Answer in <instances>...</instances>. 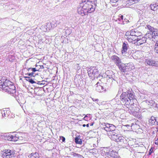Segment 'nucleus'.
<instances>
[{"mask_svg": "<svg viewBox=\"0 0 158 158\" xmlns=\"http://www.w3.org/2000/svg\"><path fill=\"white\" fill-rule=\"evenodd\" d=\"M25 78H26V80L27 81H28L29 82V80H30V79H31L30 78V77H25Z\"/></svg>", "mask_w": 158, "mask_h": 158, "instance_id": "obj_44", "label": "nucleus"}, {"mask_svg": "<svg viewBox=\"0 0 158 158\" xmlns=\"http://www.w3.org/2000/svg\"><path fill=\"white\" fill-rule=\"evenodd\" d=\"M155 52L158 54V46L155 47L154 48Z\"/></svg>", "mask_w": 158, "mask_h": 158, "instance_id": "obj_42", "label": "nucleus"}, {"mask_svg": "<svg viewBox=\"0 0 158 158\" xmlns=\"http://www.w3.org/2000/svg\"><path fill=\"white\" fill-rule=\"evenodd\" d=\"M96 90L98 92H102L104 91V88L102 85H100L99 83L98 82L96 85Z\"/></svg>", "mask_w": 158, "mask_h": 158, "instance_id": "obj_15", "label": "nucleus"}, {"mask_svg": "<svg viewBox=\"0 0 158 158\" xmlns=\"http://www.w3.org/2000/svg\"><path fill=\"white\" fill-rule=\"evenodd\" d=\"M156 34L155 35V36H154V39L155 40V41H157L158 40V30L157 32H156Z\"/></svg>", "mask_w": 158, "mask_h": 158, "instance_id": "obj_36", "label": "nucleus"}, {"mask_svg": "<svg viewBox=\"0 0 158 158\" xmlns=\"http://www.w3.org/2000/svg\"><path fill=\"white\" fill-rule=\"evenodd\" d=\"M31 70V71H32L33 73L37 71L35 68H29L28 70Z\"/></svg>", "mask_w": 158, "mask_h": 158, "instance_id": "obj_39", "label": "nucleus"}, {"mask_svg": "<svg viewBox=\"0 0 158 158\" xmlns=\"http://www.w3.org/2000/svg\"><path fill=\"white\" fill-rule=\"evenodd\" d=\"M120 17L122 20H123V15H121Z\"/></svg>", "mask_w": 158, "mask_h": 158, "instance_id": "obj_52", "label": "nucleus"}, {"mask_svg": "<svg viewBox=\"0 0 158 158\" xmlns=\"http://www.w3.org/2000/svg\"><path fill=\"white\" fill-rule=\"evenodd\" d=\"M128 47V44L127 42L123 43L122 45V53L123 55L126 54Z\"/></svg>", "mask_w": 158, "mask_h": 158, "instance_id": "obj_12", "label": "nucleus"}, {"mask_svg": "<svg viewBox=\"0 0 158 158\" xmlns=\"http://www.w3.org/2000/svg\"><path fill=\"white\" fill-rule=\"evenodd\" d=\"M155 144L158 145V140L157 139L155 140Z\"/></svg>", "mask_w": 158, "mask_h": 158, "instance_id": "obj_48", "label": "nucleus"}, {"mask_svg": "<svg viewBox=\"0 0 158 158\" xmlns=\"http://www.w3.org/2000/svg\"><path fill=\"white\" fill-rule=\"evenodd\" d=\"M10 141L15 142L18 140L19 138L16 135H11L10 136Z\"/></svg>", "mask_w": 158, "mask_h": 158, "instance_id": "obj_26", "label": "nucleus"}, {"mask_svg": "<svg viewBox=\"0 0 158 158\" xmlns=\"http://www.w3.org/2000/svg\"><path fill=\"white\" fill-rule=\"evenodd\" d=\"M127 95L128 96V98L129 99H131V100L134 98V96L131 93L127 94Z\"/></svg>", "mask_w": 158, "mask_h": 158, "instance_id": "obj_33", "label": "nucleus"}, {"mask_svg": "<svg viewBox=\"0 0 158 158\" xmlns=\"http://www.w3.org/2000/svg\"><path fill=\"white\" fill-rule=\"evenodd\" d=\"M8 151V150H5L4 153L3 154L2 156L3 158H10V154H7L8 153H10V151L8 152H6Z\"/></svg>", "mask_w": 158, "mask_h": 158, "instance_id": "obj_21", "label": "nucleus"}, {"mask_svg": "<svg viewBox=\"0 0 158 158\" xmlns=\"http://www.w3.org/2000/svg\"><path fill=\"white\" fill-rule=\"evenodd\" d=\"M88 73L89 77L91 79H93L95 78V77H97V75L98 74V70L96 67H90L88 69Z\"/></svg>", "mask_w": 158, "mask_h": 158, "instance_id": "obj_2", "label": "nucleus"}, {"mask_svg": "<svg viewBox=\"0 0 158 158\" xmlns=\"http://www.w3.org/2000/svg\"><path fill=\"white\" fill-rule=\"evenodd\" d=\"M34 73L33 72H32L31 73H28L27 74L29 76H33Z\"/></svg>", "mask_w": 158, "mask_h": 158, "instance_id": "obj_45", "label": "nucleus"}, {"mask_svg": "<svg viewBox=\"0 0 158 158\" xmlns=\"http://www.w3.org/2000/svg\"><path fill=\"white\" fill-rule=\"evenodd\" d=\"M157 140H158V138H157Z\"/></svg>", "mask_w": 158, "mask_h": 158, "instance_id": "obj_64", "label": "nucleus"}, {"mask_svg": "<svg viewBox=\"0 0 158 158\" xmlns=\"http://www.w3.org/2000/svg\"><path fill=\"white\" fill-rule=\"evenodd\" d=\"M146 102L149 107L156 106V104L155 103V101L153 100H151L150 101L146 100Z\"/></svg>", "mask_w": 158, "mask_h": 158, "instance_id": "obj_18", "label": "nucleus"}, {"mask_svg": "<svg viewBox=\"0 0 158 158\" xmlns=\"http://www.w3.org/2000/svg\"><path fill=\"white\" fill-rule=\"evenodd\" d=\"M118 0H111L110 1L113 3H115L118 1Z\"/></svg>", "mask_w": 158, "mask_h": 158, "instance_id": "obj_46", "label": "nucleus"}, {"mask_svg": "<svg viewBox=\"0 0 158 158\" xmlns=\"http://www.w3.org/2000/svg\"><path fill=\"white\" fill-rule=\"evenodd\" d=\"M108 156H110L111 158H118V153L115 151L110 150H109L107 152Z\"/></svg>", "mask_w": 158, "mask_h": 158, "instance_id": "obj_6", "label": "nucleus"}, {"mask_svg": "<svg viewBox=\"0 0 158 158\" xmlns=\"http://www.w3.org/2000/svg\"><path fill=\"white\" fill-rule=\"evenodd\" d=\"M135 36L137 37L138 38V33L135 32Z\"/></svg>", "mask_w": 158, "mask_h": 158, "instance_id": "obj_49", "label": "nucleus"}, {"mask_svg": "<svg viewBox=\"0 0 158 158\" xmlns=\"http://www.w3.org/2000/svg\"><path fill=\"white\" fill-rule=\"evenodd\" d=\"M156 124L157 125H158V118L157 120V122H156Z\"/></svg>", "mask_w": 158, "mask_h": 158, "instance_id": "obj_57", "label": "nucleus"}, {"mask_svg": "<svg viewBox=\"0 0 158 158\" xmlns=\"http://www.w3.org/2000/svg\"><path fill=\"white\" fill-rule=\"evenodd\" d=\"M156 42L155 44V46L156 47L158 46V40L156 41Z\"/></svg>", "mask_w": 158, "mask_h": 158, "instance_id": "obj_51", "label": "nucleus"}, {"mask_svg": "<svg viewBox=\"0 0 158 158\" xmlns=\"http://www.w3.org/2000/svg\"><path fill=\"white\" fill-rule=\"evenodd\" d=\"M152 152L151 151V150H150V151L149 153V154L151 155V154L152 153Z\"/></svg>", "mask_w": 158, "mask_h": 158, "instance_id": "obj_56", "label": "nucleus"}, {"mask_svg": "<svg viewBox=\"0 0 158 158\" xmlns=\"http://www.w3.org/2000/svg\"><path fill=\"white\" fill-rule=\"evenodd\" d=\"M97 0H82L81 7H78L77 12L82 16L85 15L87 13L94 11L96 6Z\"/></svg>", "mask_w": 158, "mask_h": 158, "instance_id": "obj_1", "label": "nucleus"}, {"mask_svg": "<svg viewBox=\"0 0 158 158\" xmlns=\"http://www.w3.org/2000/svg\"><path fill=\"white\" fill-rule=\"evenodd\" d=\"M150 7L151 9L155 11L157 10L158 9V3H155L153 4H151Z\"/></svg>", "mask_w": 158, "mask_h": 158, "instance_id": "obj_20", "label": "nucleus"}, {"mask_svg": "<svg viewBox=\"0 0 158 158\" xmlns=\"http://www.w3.org/2000/svg\"><path fill=\"white\" fill-rule=\"evenodd\" d=\"M133 2H134L135 3L138 2L140 0H132Z\"/></svg>", "mask_w": 158, "mask_h": 158, "instance_id": "obj_50", "label": "nucleus"}, {"mask_svg": "<svg viewBox=\"0 0 158 158\" xmlns=\"http://www.w3.org/2000/svg\"><path fill=\"white\" fill-rule=\"evenodd\" d=\"M125 142H126L125 139L122 136L120 137V138L117 140V142L118 144L121 145H123L125 143Z\"/></svg>", "mask_w": 158, "mask_h": 158, "instance_id": "obj_17", "label": "nucleus"}, {"mask_svg": "<svg viewBox=\"0 0 158 158\" xmlns=\"http://www.w3.org/2000/svg\"><path fill=\"white\" fill-rule=\"evenodd\" d=\"M15 87L13 85L10 84V94H14L16 92Z\"/></svg>", "mask_w": 158, "mask_h": 158, "instance_id": "obj_24", "label": "nucleus"}, {"mask_svg": "<svg viewBox=\"0 0 158 158\" xmlns=\"http://www.w3.org/2000/svg\"><path fill=\"white\" fill-rule=\"evenodd\" d=\"M144 63L145 64H148L150 66L157 67L158 64L154 60L152 59H147L145 60Z\"/></svg>", "mask_w": 158, "mask_h": 158, "instance_id": "obj_5", "label": "nucleus"}, {"mask_svg": "<svg viewBox=\"0 0 158 158\" xmlns=\"http://www.w3.org/2000/svg\"><path fill=\"white\" fill-rule=\"evenodd\" d=\"M29 82L31 84L36 83V82L31 78L30 79V80H29Z\"/></svg>", "mask_w": 158, "mask_h": 158, "instance_id": "obj_41", "label": "nucleus"}, {"mask_svg": "<svg viewBox=\"0 0 158 158\" xmlns=\"http://www.w3.org/2000/svg\"><path fill=\"white\" fill-rule=\"evenodd\" d=\"M137 37L136 36H133L132 35L129 36V37H127L128 41L129 42L132 43L133 44H135L136 40H137Z\"/></svg>", "mask_w": 158, "mask_h": 158, "instance_id": "obj_14", "label": "nucleus"}, {"mask_svg": "<svg viewBox=\"0 0 158 158\" xmlns=\"http://www.w3.org/2000/svg\"><path fill=\"white\" fill-rule=\"evenodd\" d=\"M93 125V124L92 123L91 125H90V126H92Z\"/></svg>", "mask_w": 158, "mask_h": 158, "instance_id": "obj_60", "label": "nucleus"}, {"mask_svg": "<svg viewBox=\"0 0 158 158\" xmlns=\"http://www.w3.org/2000/svg\"><path fill=\"white\" fill-rule=\"evenodd\" d=\"M111 59L112 60L114 61L118 66L121 64L120 59L116 55L113 56H111Z\"/></svg>", "mask_w": 158, "mask_h": 158, "instance_id": "obj_8", "label": "nucleus"}, {"mask_svg": "<svg viewBox=\"0 0 158 158\" xmlns=\"http://www.w3.org/2000/svg\"><path fill=\"white\" fill-rule=\"evenodd\" d=\"M115 126L112 124H111L109 128L107 129V131H113L116 132L117 131V130H115Z\"/></svg>", "mask_w": 158, "mask_h": 158, "instance_id": "obj_23", "label": "nucleus"}, {"mask_svg": "<svg viewBox=\"0 0 158 158\" xmlns=\"http://www.w3.org/2000/svg\"><path fill=\"white\" fill-rule=\"evenodd\" d=\"M73 156H74L75 157H77L78 158H79L81 156V155L79 154H78L75 153H73Z\"/></svg>", "mask_w": 158, "mask_h": 158, "instance_id": "obj_37", "label": "nucleus"}, {"mask_svg": "<svg viewBox=\"0 0 158 158\" xmlns=\"http://www.w3.org/2000/svg\"><path fill=\"white\" fill-rule=\"evenodd\" d=\"M157 120V119H156L154 117H152L149 122L152 125H153L155 124L156 122V123Z\"/></svg>", "mask_w": 158, "mask_h": 158, "instance_id": "obj_22", "label": "nucleus"}, {"mask_svg": "<svg viewBox=\"0 0 158 158\" xmlns=\"http://www.w3.org/2000/svg\"><path fill=\"white\" fill-rule=\"evenodd\" d=\"M86 127H89V124H86Z\"/></svg>", "mask_w": 158, "mask_h": 158, "instance_id": "obj_58", "label": "nucleus"}, {"mask_svg": "<svg viewBox=\"0 0 158 158\" xmlns=\"http://www.w3.org/2000/svg\"><path fill=\"white\" fill-rule=\"evenodd\" d=\"M120 99L121 103L127 105L129 104L131 102V99L129 98L126 93H123L120 96Z\"/></svg>", "mask_w": 158, "mask_h": 158, "instance_id": "obj_3", "label": "nucleus"}, {"mask_svg": "<svg viewBox=\"0 0 158 158\" xmlns=\"http://www.w3.org/2000/svg\"><path fill=\"white\" fill-rule=\"evenodd\" d=\"M5 79H3V78L0 77V87L2 88L3 87V85L5 82L4 80Z\"/></svg>", "mask_w": 158, "mask_h": 158, "instance_id": "obj_29", "label": "nucleus"}, {"mask_svg": "<svg viewBox=\"0 0 158 158\" xmlns=\"http://www.w3.org/2000/svg\"><path fill=\"white\" fill-rule=\"evenodd\" d=\"M2 138L5 140H9L10 139V136L9 135H2Z\"/></svg>", "mask_w": 158, "mask_h": 158, "instance_id": "obj_31", "label": "nucleus"}, {"mask_svg": "<svg viewBox=\"0 0 158 158\" xmlns=\"http://www.w3.org/2000/svg\"><path fill=\"white\" fill-rule=\"evenodd\" d=\"M119 69L122 72L125 73L128 71L129 68L127 65H125L124 64H120L118 66Z\"/></svg>", "mask_w": 158, "mask_h": 158, "instance_id": "obj_11", "label": "nucleus"}, {"mask_svg": "<svg viewBox=\"0 0 158 158\" xmlns=\"http://www.w3.org/2000/svg\"><path fill=\"white\" fill-rule=\"evenodd\" d=\"M12 115H11L10 116H11V118H14V117H15V114H12Z\"/></svg>", "mask_w": 158, "mask_h": 158, "instance_id": "obj_54", "label": "nucleus"}, {"mask_svg": "<svg viewBox=\"0 0 158 158\" xmlns=\"http://www.w3.org/2000/svg\"><path fill=\"white\" fill-rule=\"evenodd\" d=\"M75 142L76 144H81L82 143V141L81 139L78 137H76L74 139Z\"/></svg>", "mask_w": 158, "mask_h": 158, "instance_id": "obj_25", "label": "nucleus"}, {"mask_svg": "<svg viewBox=\"0 0 158 158\" xmlns=\"http://www.w3.org/2000/svg\"><path fill=\"white\" fill-rule=\"evenodd\" d=\"M120 136H119V135L115 132H112L111 134V139L114 141L117 142V140L119 139Z\"/></svg>", "mask_w": 158, "mask_h": 158, "instance_id": "obj_13", "label": "nucleus"}, {"mask_svg": "<svg viewBox=\"0 0 158 158\" xmlns=\"http://www.w3.org/2000/svg\"><path fill=\"white\" fill-rule=\"evenodd\" d=\"M131 31L127 32L125 34V38L126 39H127V37L128 38L129 37V36H130L131 35Z\"/></svg>", "mask_w": 158, "mask_h": 158, "instance_id": "obj_35", "label": "nucleus"}, {"mask_svg": "<svg viewBox=\"0 0 158 158\" xmlns=\"http://www.w3.org/2000/svg\"><path fill=\"white\" fill-rule=\"evenodd\" d=\"M139 5H136V7H134V8H137V9L138 8H139Z\"/></svg>", "mask_w": 158, "mask_h": 158, "instance_id": "obj_53", "label": "nucleus"}, {"mask_svg": "<svg viewBox=\"0 0 158 158\" xmlns=\"http://www.w3.org/2000/svg\"><path fill=\"white\" fill-rule=\"evenodd\" d=\"M146 38L144 37H142L141 38H137V40H136L135 45H140L146 43Z\"/></svg>", "mask_w": 158, "mask_h": 158, "instance_id": "obj_9", "label": "nucleus"}, {"mask_svg": "<svg viewBox=\"0 0 158 158\" xmlns=\"http://www.w3.org/2000/svg\"><path fill=\"white\" fill-rule=\"evenodd\" d=\"M54 23V22H53L52 23H51V24L52 27H53V28H54V27L57 26V24H59V23L58 21H56V23H55V24L53 23Z\"/></svg>", "mask_w": 158, "mask_h": 158, "instance_id": "obj_32", "label": "nucleus"}, {"mask_svg": "<svg viewBox=\"0 0 158 158\" xmlns=\"http://www.w3.org/2000/svg\"><path fill=\"white\" fill-rule=\"evenodd\" d=\"M147 26V28L150 31L149 32H153L154 31H155V30H157V29H155L154 28L150 25H148Z\"/></svg>", "mask_w": 158, "mask_h": 158, "instance_id": "obj_30", "label": "nucleus"}, {"mask_svg": "<svg viewBox=\"0 0 158 158\" xmlns=\"http://www.w3.org/2000/svg\"><path fill=\"white\" fill-rule=\"evenodd\" d=\"M60 140H62V141L61 142H64L65 141V138L63 136H60Z\"/></svg>", "mask_w": 158, "mask_h": 158, "instance_id": "obj_38", "label": "nucleus"}, {"mask_svg": "<svg viewBox=\"0 0 158 158\" xmlns=\"http://www.w3.org/2000/svg\"><path fill=\"white\" fill-rule=\"evenodd\" d=\"M82 126H83V127H85L86 126V125H85V124H83V125H82Z\"/></svg>", "mask_w": 158, "mask_h": 158, "instance_id": "obj_59", "label": "nucleus"}, {"mask_svg": "<svg viewBox=\"0 0 158 158\" xmlns=\"http://www.w3.org/2000/svg\"><path fill=\"white\" fill-rule=\"evenodd\" d=\"M127 2V4H128L129 6H131L135 3L132 0H129Z\"/></svg>", "mask_w": 158, "mask_h": 158, "instance_id": "obj_34", "label": "nucleus"}, {"mask_svg": "<svg viewBox=\"0 0 158 158\" xmlns=\"http://www.w3.org/2000/svg\"><path fill=\"white\" fill-rule=\"evenodd\" d=\"M12 143H10V144H11ZM12 144H13V143H12Z\"/></svg>", "mask_w": 158, "mask_h": 158, "instance_id": "obj_62", "label": "nucleus"}, {"mask_svg": "<svg viewBox=\"0 0 158 158\" xmlns=\"http://www.w3.org/2000/svg\"><path fill=\"white\" fill-rule=\"evenodd\" d=\"M128 108L127 111L131 114L134 115L135 114V112H136L135 110L136 109V107L133 104H131Z\"/></svg>", "mask_w": 158, "mask_h": 158, "instance_id": "obj_7", "label": "nucleus"}, {"mask_svg": "<svg viewBox=\"0 0 158 158\" xmlns=\"http://www.w3.org/2000/svg\"><path fill=\"white\" fill-rule=\"evenodd\" d=\"M158 30H156L153 32H148L145 35L144 37L146 40L148 39L149 40L152 39V41H154L153 39H154V36L156 34V32H157Z\"/></svg>", "mask_w": 158, "mask_h": 158, "instance_id": "obj_4", "label": "nucleus"}, {"mask_svg": "<svg viewBox=\"0 0 158 158\" xmlns=\"http://www.w3.org/2000/svg\"><path fill=\"white\" fill-rule=\"evenodd\" d=\"M118 19L120 21H121V20H122L120 17Z\"/></svg>", "mask_w": 158, "mask_h": 158, "instance_id": "obj_55", "label": "nucleus"}, {"mask_svg": "<svg viewBox=\"0 0 158 158\" xmlns=\"http://www.w3.org/2000/svg\"><path fill=\"white\" fill-rule=\"evenodd\" d=\"M7 110H4L2 112V116L4 118L8 117L10 114V110L9 108L7 109Z\"/></svg>", "mask_w": 158, "mask_h": 158, "instance_id": "obj_16", "label": "nucleus"}, {"mask_svg": "<svg viewBox=\"0 0 158 158\" xmlns=\"http://www.w3.org/2000/svg\"><path fill=\"white\" fill-rule=\"evenodd\" d=\"M30 158H39L38 153L37 152L31 153Z\"/></svg>", "mask_w": 158, "mask_h": 158, "instance_id": "obj_28", "label": "nucleus"}, {"mask_svg": "<svg viewBox=\"0 0 158 158\" xmlns=\"http://www.w3.org/2000/svg\"><path fill=\"white\" fill-rule=\"evenodd\" d=\"M131 35H132V36H135V31H133V30H132L131 31Z\"/></svg>", "mask_w": 158, "mask_h": 158, "instance_id": "obj_40", "label": "nucleus"}, {"mask_svg": "<svg viewBox=\"0 0 158 158\" xmlns=\"http://www.w3.org/2000/svg\"><path fill=\"white\" fill-rule=\"evenodd\" d=\"M12 96L13 97H14V94H13V95H12Z\"/></svg>", "mask_w": 158, "mask_h": 158, "instance_id": "obj_61", "label": "nucleus"}, {"mask_svg": "<svg viewBox=\"0 0 158 158\" xmlns=\"http://www.w3.org/2000/svg\"><path fill=\"white\" fill-rule=\"evenodd\" d=\"M10 152H11V151H10ZM15 154V152L14 151L12 152L11 153H10V156H14Z\"/></svg>", "mask_w": 158, "mask_h": 158, "instance_id": "obj_43", "label": "nucleus"}, {"mask_svg": "<svg viewBox=\"0 0 158 158\" xmlns=\"http://www.w3.org/2000/svg\"><path fill=\"white\" fill-rule=\"evenodd\" d=\"M8 82H9V80H6L3 85V87H2L3 88V90L5 92L9 93L10 88L9 87V85H8L9 84L7 83Z\"/></svg>", "mask_w": 158, "mask_h": 158, "instance_id": "obj_10", "label": "nucleus"}, {"mask_svg": "<svg viewBox=\"0 0 158 158\" xmlns=\"http://www.w3.org/2000/svg\"><path fill=\"white\" fill-rule=\"evenodd\" d=\"M10 83H12L11 82V81H10Z\"/></svg>", "mask_w": 158, "mask_h": 158, "instance_id": "obj_63", "label": "nucleus"}, {"mask_svg": "<svg viewBox=\"0 0 158 158\" xmlns=\"http://www.w3.org/2000/svg\"><path fill=\"white\" fill-rule=\"evenodd\" d=\"M103 125L104 126H105V127H103V129H104V130L107 131V129H108V128H109V127H110L111 124L108 123H104L103 124Z\"/></svg>", "mask_w": 158, "mask_h": 158, "instance_id": "obj_27", "label": "nucleus"}, {"mask_svg": "<svg viewBox=\"0 0 158 158\" xmlns=\"http://www.w3.org/2000/svg\"><path fill=\"white\" fill-rule=\"evenodd\" d=\"M106 74H107V76L108 77V78L114 79L115 75L112 71H107L106 72Z\"/></svg>", "mask_w": 158, "mask_h": 158, "instance_id": "obj_19", "label": "nucleus"}, {"mask_svg": "<svg viewBox=\"0 0 158 158\" xmlns=\"http://www.w3.org/2000/svg\"><path fill=\"white\" fill-rule=\"evenodd\" d=\"M92 100L94 101H95V102H98L99 101V100L98 99H95V98H92Z\"/></svg>", "mask_w": 158, "mask_h": 158, "instance_id": "obj_47", "label": "nucleus"}]
</instances>
